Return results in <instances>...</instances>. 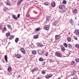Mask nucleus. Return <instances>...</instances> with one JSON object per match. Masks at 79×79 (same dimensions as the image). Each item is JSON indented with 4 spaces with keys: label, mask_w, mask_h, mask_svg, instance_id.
Instances as JSON below:
<instances>
[{
    "label": "nucleus",
    "mask_w": 79,
    "mask_h": 79,
    "mask_svg": "<svg viewBox=\"0 0 79 79\" xmlns=\"http://www.w3.org/2000/svg\"><path fill=\"white\" fill-rule=\"evenodd\" d=\"M5 60L7 63L8 62V57H7V55H6L4 56Z\"/></svg>",
    "instance_id": "nucleus-14"
},
{
    "label": "nucleus",
    "mask_w": 79,
    "mask_h": 79,
    "mask_svg": "<svg viewBox=\"0 0 79 79\" xmlns=\"http://www.w3.org/2000/svg\"><path fill=\"white\" fill-rule=\"evenodd\" d=\"M73 39L76 40H77V37L76 36H73Z\"/></svg>",
    "instance_id": "nucleus-34"
},
{
    "label": "nucleus",
    "mask_w": 79,
    "mask_h": 79,
    "mask_svg": "<svg viewBox=\"0 0 79 79\" xmlns=\"http://www.w3.org/2000/svg\"><path fill=\"white\" fill-rule=\"evenodd\" d=\"M3 30L4 31H6V27H4L3 29Z\"/></svg>",
    "instance_id": "nucleus-43"
},
{
    "label": "nucleus",
    "mask_w": 79,
    "mask_h": 79,
    "mask_svg": "<svg viewBox=\"0 0 79 79\" xmlns=\"http://www.w3.org/2000/svg\"><path fill=\"white\" fill-rule=\"evenodd\" d=\"M73 79H77V78L76 77H75L73 78Z\"/></svg>",
    "instance_id": "nucleus-48"
},
{
    "label": "nucleus",
    "mask_w": 79,
    "mask_h": 79,
    "mask_svg": "<svg viewBox=\"0 0 79 79\" xmlns=\"http://www.w3.org/2000/svg\"><path fill=\"white\" fill-rule=\"evenodd\" d=\"M63 45H64L65 47H66V48H67V47H68V45H67V44H66V43H64L63 44Z\"/></svg>",
    "instance_id": "nucleus-32"
},
{
    "label": "nucleus",
    "mask_w": 79,
    "mask_h": 79,
    "mask_svg": "<svg viewBox=\"0 0 79 79\" xmlns=\"http://www.w3.org/2000/svg\"><path fill=\"white\" fill-rule=\"evenodd\" d=\"M77 73V72L75 70H73L71 72L72 76H74Z\"/></svg>",
    "instance_id": "nucleus-6"
},
{
    "label": "nucleus",
    "mask_w": 79,
    "mask_h": 79,
    "mask_svg": "<svg viewBox=\"0 0 79 79\" xmlns=\"http://www.w3.org/2000/svg\"><path fill=\"white\" fill-rule=\"evenodd\" d=\"M45 53L44 51H41V53L43 54V53Z\"/></svg>",
    "instance_id": "nucleus-45"
},
{
    "label": "nucleus",
    "mask_w": 79,
    "mask_h": 79,
    "mask_svg": "<svg viewBox=\"0 0 79 79\" xmlns=\"http://www.w3.org/2000/svg\"><path fill=\"white\" fill-rule=\"evenodd\" d=\"M12 69V68H11V67L9 66L8 67L7 70L8 71H11Z\"/></svg>",
    "instance_id": "nucleus-18"
},
{
    "label": "nucleus",
    "mask_w": 79,
    "mask_h": 79,
    "mask_svg": "<svg viewBox=\"0 0 79 79\" xmlns=\"http://www.w3.org/2000/svg\"><path fill=\"white\" fill-rule=\"evenodd\" d=\"M19 77H20V75H19Z\"/></svg>",
    "instance_id": "nucleus-55"
},
{
    "label": "nucleus",
    "mask_w": 79,
    "mask_h": 79,
    "mask_svg": "<svg viewBox=\"0 0 79 79\" xmlns=\"http://www.w3.org/2000/svg\"><path fill=\"white\" fill-rule=\"evenodd\" d=\"M38 37H39V35H37L34 36V38L35 39H37Z\"/></svg>",
    "instance_id": "nucleus-24"
},
{
    "label": "nucleus",
    "mask_w": 79,
    "mask_h": 79,
    "mask_svg": "<svg viewBox=\"0 0 79 79\" xmlns=\"http://www.w3.org/2000/svg\"><path fill=\"white\" fill-rule=\"evenodd\" d=\"M15 56L17 58H21V56L20 54H16L15 55Z\"/></svg>",
    "instance_id": "nucleus-9"
},
{
    "label": "nucleus",
    "mask_w": 79,
    "mask_h": 79,
    "mask_svg": "<svg viewBox=\"0 0 79 79\" xmlns=\"http://www.w3.org/2000/svg\"><path fill=\"white\" fill-rule=\"evenodd\" d=\"M75 19H77V18L76 17V18H75Z\"/></svg>",
    "instance_id": "nucleus-52"
},
{
    "label": "nucleus",
    "mask_w": 79,
    "mask_h": 79,
    "mask_svg": "<svg viewBox=\"0 0 79 79\" xmlns=\"http://www.w3.org/2000/svg\"><path fill=\"white\" fill-rule=\"evenodd\" d=\"M50 19V17L49 16H47L46 17V20L47 21H48L49 19Z\"/></svg>",
    "instance_id": "nucleus-36"
},
{
    "label": "nucleus",
    "mask_w": 79,
    "mask_h": 79,
    "mask_svg": "<svg viewBox=\"0 0 79 79\" xmlns=\"http://www.w3.org/2000/svg\"><path fill=\"white\" fill-rule=\"evenodd\" d=\"M52 75L51 74H49L46 75L45 77L46 79H49V78H50V77H52Z\"/></svg>",
    "instance_id": "nucleus-4"
},
{
    "label": "nucleus",
    "mask_w": 79,
    "mask_h": 79,
    "mask_svg": "<svg viewBox=\"0 0 79 79\" xmlns=\"http://www.w3.org/2000/svg\"><path fill=\"white\" fill-rule=\"evenodd\" d=\"M6 5H9V6L11 5V3L10 2L8 1L6 3Z\"/></svg>",
    "instance_id": "nucleus-28"
},
{
    "label": "nucleus",
    "mask_w": 79,
    "mask_h": 79,
    "mask_svg": "<svg viewBox=\"0 0 79 79\" xmlns=\"http://www.w3.org/2000/svg\"><path fill=\"white\" fill-rule=\"evenodd\" d=\"M67 40L68 42H70L71 41V39L70 37H68L67 38Z\"/></svg>",
    "instance_id": "nucleus-25"
},
{
    "label": "nucleus",
    "mask_w": 79,
    "mask_h": 79,
    "mask_svg": "<svg viewBox=\"0 0 79 79\" xmlns=\"http://www.w3.org/2000/svg\"><path fill=\"white\" fill-rule=\"evenodd\" d=\"M45 62H43L42 65V66H44L45 65Z\"/></svg>",
    "instance_id": "nucleus-41"
},
{
    "label": "nucleus",
    "mask_w": 79,
    "mask_h": 79,
    "mask_svg": "<svg viewBox=\"0 0 79 79\" xmlns=\"http://www.w3.org/2000/svg\"><path fill=\"white\" fill-rule=\"evenodd\" d=\"M31 71L32 73H34V72H35V70H34V69H33L31 70Z\"/></svg>",
    "instance_id": "nucleus-42"
},
{
    "label": "nucleus",
    "mask_w": 79,
    "mask_h": 79,
    "mask_svg": "<svg viewBox=\"0 0 79 79\" xmlns=\"http://www.w3.org/2000/svg\"><path fill=\"white\" fill-rule=\"evenodd\" d=\"M19 38H17L15 40V42L16 43H17L18 41H19Z\"/></svg>",
    "instance_id": "nucleus-29"
},
{
    "label": "nucleus",
    "mask_w": 79,
    "mask_h": 79,
    "mask_svg": "<svg viewBox=\"0 0 79 79\" xmlns=\"http://www.w3.org/2000/svg\"><path fill=\"white\" fill-rule=\"evenodd\" d=\"M48 55V52H46L45 53V56H47Z\"/></svg>",
    "instance_id": "nucleus-37"
},
{
    "label": "nucleus",
    "mask_w": 79,
    "mask_h": 79,
    "mask_svg": "<svg viewBox=\"0 0 79 79\" xmlns=\"http://www.w3.org/2000/svg\"><path fill=\"white\" fill-rule=\"evenodd\" d=\"M32 53L33 55H36L37 54V51L35 50L33 51L32 52Z\"/></svg>",
    "instance_id": "nucleus-17"
},
{
    "label": "nucleus",
    "mask_w": 79,
    "mask_h": 79,
    "mask_svg": "<svg viewBox=\"0 0 79 79\" xmlns=\"http://www.w3.org/2000/svg\"><path fill=\"white\" fill-rule=\"evenodd\" d=\"M24 0H20V1L18 2H17V5H20V4L21 3V2H23Z\"/></svg>",
    "instance_id": "nucleus-15"
},
{
    "label": "nucleus",
    "mask_w": 79,
    "mask_h": 79,
    "mask_svg": "<svg viewBox=\"0 0 79 79\" xmlns=\"http://www.w3.org/2000/svg\"><path fill=\"white\" fill-rule=\"evenodd\" d=\"M37 45L38 47H42L43 46V44H42L40 43H38L36 44Z\"/></svg>",
    "instance_id": "nucleus-11"
},
{
    "label": "nucleus",
    "mask_w": 79,
    "mask_h": 79,
    "mask_svg": "<svg viewBox=\"0 0 79 79\" xmlns=\"http://www.w3.org/2000/svg\"><path fill=\"white\" fill-rule=\"evenodd\" d=\"M0 53H1V52H0Z\"/></svg>",
    "instance_id": "nucleus-56"
},
{
    "label": "nucleus",
    "mask_w": 79,
    "mask_h": 79,
    "mask_svg": "<svg viewBox=\"0 0 79 79\" xmlns=\"http://www.w3.org/2000/svg\"><path fill=\"white\" fill-rule=\"evenodd\" d=\"M34 69L35 70V71H37L39 70L38 68L37 67H36Z\"/></svg>",
    "instance_id": "nucleus-31"
},
{
    "label": "nucleus",
    "mask_w": 79,
    "mask_h": 79,
    "mask_svg": "<svg viewBox=\"0 0 79 79\" xmlns=\"http://www.w3.org/2000/svg\"><path fill=\"white\" fill-rule=\"evenodd\" d=\"M62 3L63 4H66V1L65 0H64L63 1Z\"/></svg>",
    "instance_id": "nucleus-39"
},
{
    "label": "nucleus",
    "mask_w": 79,
    "mask_h": 79,
    "mask_svg": "<svg viewBox=\"0 0 79 79\" xmlns=\"http://www.w3.org/2000/svg\"><path fill=\"white\" fill-rule=\"evenodd\" d=\"M74 63H76V62L74 61H73L72 62V64H74Z\"/></svg>",
    "instance_id": "nucleus-44"
},
{
    "label": "nucleus",
    "mask_w": 79,
    "mask_h": 79,
    "mask_svg": "<svg viewBox=\"0 0 79 79\" xmlns=\"http://www.w3.org/2000/svg\"><path fill=\"white\" fill-rule=\"evenodd\" d=\"M75 61L77 63H79V58H77L75 59Z\"/></svg>",
    "instance_id": "nucleus-35"
},
{
    "label": "nucleus",
    "mask_w": 79,
    "mask_h": 79,
    "mask_svg": "<svg viewBox=\"0 0 79 79\" xmlns=\"http://www.w3.org/2000/svg\"><path fill=\"white\" fill-rule=\"evenodd\" d=\"M19 17H20V14H18L17 15V19H18Z\"/></svg>",
    "instance_id": "nucleus-40"
},
{
    "label": "nucleus",
    "mask_w": 79,
    "mask_h": 79,
    "mask_svg": "<svg viewBox=\"0 0 79 79\" xmlns=\"http://www.w3.org/2000/svg\"><path fill=\"white\" fill-rule=\"evenodd\" d=\"M29 16H30V15H26V17H27V18H28V17H29Z\"/></svg>",
    "instance_id": "nucleus-47"
},
{
    "label": "nucleus",
    "mask_w": 79,
    "mask_h": 79,
    "mask_svg": "<svg viewBox=\"0 0 79 79\" xmlns=\"http://www.w3.org/2000/svg\"><path fill=\"white\" fill-rule=\"evenodd\" d=\"M0 30H2V27L0 26Z\"/></svg>",
    "instance_id": "nucleus-46"
},
{
    "label": "nucleus",
    "mask_w": 79,
    "mask_h": 79,
    "mask_svg": "<svg viewBox=\"0 0 79 79\" xmlns=\"http://www.w3.org/2000/svg\"><path fill=\"white\" fill-rule=\"evenodd\" d=\"M74 32L76 35L79 36V30L77 29L75 30Z\"/></svg>",
    "instance_id": "nucleus-3"
},
{
    "label": "nucleus",
    "mask_w": 79,
    "mask_h": 79,
    "mask_svg": "<svg viewBox=\"0 0 79 79\" xmlns=\"http://www.w3.org/2000/svg\"><path fill=\"white\" fill-rule=\"evenodd\" d=\"M20 51H21V52H22V53H23V54H26V51L24 48H21Z\"/></svg>",
    "instance_id": "nucleus-7"
},
{
    "label": "nucleus",
    "mask_w": 79,
    "mask_h": 79,
    "mask_svg": "<svg viewBox=\"0 0 79 79\" xmlns=\"http://www.w3.org/2000/svg\"><path fill=\"white\" fill-rule=\"evenodd\" d=\"M7 27L9 29H10V30H12V28H11V26L10 25V24H7Z\"/></svg>",
    "instance_id": "nucleus-19"
},
{
    "label": "nucleus",
    "mask_w": 79,
    "mask_h": 79,
    "mask_svg": "<svg viewBox=\"0 0 79 79\" xmlns=\"http://www.w3.org/2000/svg\"><path fill=\"white\" fill-rule=\"evenodd\" d=\"M78 68L79 69V67H78Z\"/></svg>",
    "instance_id": "nucleus-54"
},
{
    "label": "nucleus",
    "mask_w": 79,
    "mask_h": 79,
    "mask_svg": "<svg viewBox=\"0 0 79 79\" xmlns=\"http://www.w3.org/2000/svg\"><path fill=\"white\" fill-rule=\"evenodd\" d=\"M60 48L62 50H63V51H65V50H66V49H65V48H64L63 45H60Z\"/></svg>",
    "instance_id": "nucleus-5"
},
{
    "label": "nucleus",
    "mask_w": 79,
    "mask_h": 79,
    "mask_svg": "<svg viewBox=\"0 0 79 79\" xmlns=\"http://www.w3.org/2000/svg\"><path fill=\"white\" fill-rule=\"evenodd\" d=\"M42 74H45V73H46V72H45V71H43L42 72H41Z\"/></svg>",
    "instance_id": "nucleus-38"
},
{
    "label": "nucleus",
    "mask_w": 79,
    "mask_h": 79,
    "mask_svg": "<svg viewBox=\"0 0 79 79\" xmlns=\"http://www.w3.org/2000/svg\"><path fill=\"white\" fill-rule=\"evenodd\" d=\"M12 17L15 19H16V20H17V17L16 16V15H12Z\"/></svg>",
    "instance_id": "nucleus-20"
},
{
    "label": "nucleus",
    "mask_w": 79,
    "mask_h": 79,
    "mask_svg": "<svg viewBox=\"0 0 79 79\" xmlns=\"http://www.w3.org/2000/svg\"><path fill=\"white\" fill-rule=\"evenodd\" d=\"M52 7H55L56 6V4H55V2H52L51 3Z\"/></svg>",
    "instance_id": "nucleus-10"
},
{
    "label": "nucleus",
    "mask_w": 79,
    "mask_h": 79,
    "mask_svg": "<svg viewBox=\"0 0 79 79\" xmlns=\"http://www.w3.org/2000/svg\"><path fill=\"white\" fill-rule=\"evenodd\" d=\"M50 4V3L48 2H46L44 3V5H46V6H48V5Z\"/></svg>",
    "instance_id": "nucleus-22"
},
{
    "label": "nucleus",
    "mask_w": 79,
    "mask_h": 79,
    "mask_svg": "<svg viewBox=\"0 0 79 79\" xmlns=\"http://www.w3.org/2000/svg\"><path fill=\"white\" fill-rule=\"evenodd\" d=\"M6 35L7 37H9L10 36V33H7L6 34Z\"/></svg>",
    "instance_id": "nucleus-30"
},
{
    "label": "nucleus",
    "mask_w": 79,
    "mask_h": 79,
    "mask_svg": "<svg viewBox=\"0 0 79 79\" xmlns=\"http://www.w3.org/2000/svg\"><path fill=\"white\" fill-rule=\"evenodd\" d=\"M56 55L58 57H60L61 58V57H62V55L60 54V53H56Z\"/></svg>",
    "instance_id": "nucleus-8"
},
{
    "label": "nucleus",
    "mask_w": 79,
    "mask_h": 79,
    "mask_svg": "<svg viewBox=\"0 0 79 79\" xmlns=\"http://www.w3.org/2000/svg\"><path fill=\"white\" fill-rule=\"evenodd\" d=\"M27 1H29L30 0H27Z\"/></svg>",
    "instance_id": "nucleus-53"
},
{
    "label": "nucleus",
    "mask_w": 79,
    "mask_h": 79,
    "mask_svg": "<svg viewBox=\"0 0 79 79\" xmlns=\"http://www.w3.org/2000/svg\"><path fill=\"white\" fill-rule=\"evenodd\" d=\"M68 47L70 48H72V47H73V46L72 45H71V44H68Z\"/></svg>",
    "instance_id": "nucleus-27"
},
{
    "label": "nucleus",
    "mask_w": 79,
    "mask_h": 79,
    "mask_svg": "<svg viewBox=\"0 0 79 79\" xmlns=\"http://www.w3.org/2000/svg\"><path fill=\"white\" fill-rule=\"evenodd\" d=\"M14 37H15V36L14 35H12L10 36V37L9 38V39H10V40H13V39H14Z\"/></svg>",
    "instance_id": "nucleus-21"
},
{
    "label": "nucleus",
    "mask_w": 79,
    "mask_h": 79,
    "mask_svg": "<svg viewBox=\"0 0 79 79\" xmlns=\"http://www.w3.org/2000/svg\"><path fill=\"white\" fill-rule=\"evenodd\" d=\"M75 47H76V48H78L79 49V44H76L75 45Z\"/></svg>",
    "instance_id": "nucleus-33"
},
{
    "label": "nucleus",
    "mask_w": 79,
    "mask_h": 79,
    "mask_svg": "<svg viewBox=\"0 0 79 79\" xmlns=\"http://www.w3.org/2000/svg\"><path fill=\"white\" fill-rule=\"evenodd\" d=\"M69 23H70L72 25H73L74 23L73 22V20L72 19H70L69 20Z\"/></svg>",
    "instance_id": "nucleus-13"
},
{
    "label": "nucleus",
    "mask_w": 79,
    "mask_h": 79,
    "mask_svg": "<svg viewBox=\"0 0 79 79\" xmlns=\"http://www.w3.org/2000/svg\"><path fill=\"white\" fill-rule=\"evenodd\" d=\"M57 79H61V77H59L57 78Z\"/></svg>",
    "instance_id": "nucleus-51"
},
{
    "label": "nucleus",
    "mask_w": 79,
    "mask_h": 79,
    "mask_svg": "<svg viewBox=\"0 0 79 79\" xmlns=\"http://www.w3.org/2000/svg\"><path fill=\"white\" fill-rule=\"evenodd\" d=\"M50 62L51 63L52 61V60L50 59Z\"/></svg>",
    "instance_id": "nucleus-49"
},
{
    "label": "nucleus",
    "mask_w": 79,
    "mask_h": 79,
    "mask_svg": "<svg viewBox=\"0 0 79 79\" xmlns=\"http://www.w3.org/2000/svg\"><path fill=\"white\" fill-rule=\"evenodd\" d=\"M55 37L56 40H58L60 39V36L58 35H56L55 36Z\"/></svg>",
    "instance_id": "nucleus-12"
},
{
    "label": "nucleus",
    "mask_w": 79,
    "mask_h": 79,
    "mask_svg": "<svg viewBox=\"0 0 79 79\" xmlns=\"http://www.w3.org/2000/svg\"><path fill=\"white\" fill-rule=\"evenodd\" d=\"M59 8L60 10H64V9H65V8H66V7L63 5H61L59 6Z\"/></svg>",
    "instance_id": "nucleus-2"
},
{
    "label": "nucleus",
    "mask_w": 79,
    "mask_h": 79,
    "mask_svg": "<svg viewBox=\"0 0 79 79\" xmlns=\"http://www.w3.org/2000/svg\"><path fill=\"white\" fill-rule=\"evenodd\" d=\"M40 27L37 28L35 30V32H37V31H40Z\"/></svg>",
    "instance_id": "nucleus-26"
},
{
    "label": "nucleus",
    "mask_w": 79,
    "mask_h": 79,
    "mask_svg": "<svg viewBox=\"0 0 79 79\" xmlns=\"http://www.w3.org/2000/svg\"><path fill=\"white\" fill-rule=\"evenodd\" d=\"M36 79H40V77H38V78H36Z\"/></svg>",
    "instance_id": "nucleus-50"
},
{
    "label": "nucleus",
    "mask_w": 79,
    "mask_h": 79,
    "mask_svg": "<svg viewBox=\"0 0 79 79\" xmlns=\"http://www.w3.org/2000/svg\"><path fill=\"white\" fill-rule=\"evenodd\" d=\"M44 28L46 31H48V30H49V29H50V26L49 25H47L44 26Z\"/></svg>",
    "instance_id": "nucleus-1"
},
{
    "label": "nucleus",
    "mask_w": 79,
    "mask_h": 79,
    "mask_svg": "<svg viewBox=\"0 0 79 79\" xmlns=\"http://www.w3.org/2000/svg\"><path fill=\"white\" fill-rule=\"evenodd\" d=\"M73 12L75 14H76L77 13V9H74L73 11Z\"/></svg>",
    "instance_id": "nucleus-16"
},
{
    "label": "nucleus",
    "mask_w": 79,
    "mask_h": 79,
    "mask_svg": "<svg viewBox=\"0 0 79 79\" xmlns=\"http://www.w3.org/2000/svg\"><path fill=\"white\" fill-rule=\"evenodd\" d=\"M39 61H44V59L43 58L41 57L39 58Z\"/></svg>",
    "instance_id": "nucleus-23"
}]
</instances>
